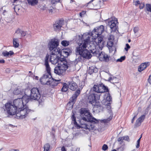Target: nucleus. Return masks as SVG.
Listing matches in <instances>:
<instances>
[{
  "label": "nucleus",
  "mask_w": 151,
  "mask_h": 151,
  "mask_svg": "<svg viewBox=\"0 0 151 151\" xmlns=\"http://www.w3.org/2000/svg\"><path fill=\"white\" fill-rule=\"evenodd\" d=\"M86 36V39H85L82 43H79L78 46L76 47V52L77 54L82 55L83 58L89 59L91 56V53L93 55L98 54V50L96 49L98 47L101 50L103 47V42L102 38L99 37L98 39V43L96 42L91 41V36L87 33L83 35V38Z\"/></svg>",
  "instance_id": "f257e3e1"
},
{
  "label": "nucleus",
  "mask_w": 151,
  "mask_h": 151,
  "mask_svg": "<svg viewBox=\"0 0 151 151\" xmlns=\"http://www.w3.org/2000/svg\"><path fill=\"white\" fill-rule=\"evenodd\" d=\"M80 114L81 119L79 122L80 125L77 124L74 113L73 112L71 119L72 123L78 128H83L89 131L95 130V124L99 122V120L93 118L89 111L85 108H81L80 110Z\"/></svg>",
  "instance_id": "f03ea898"
},
{
  "label": "nucleus",
  "mask_w": 151,
  "mask_h": 151,
  "mask_svg": "<svg viewBox=\"0 0 151 151\" xmlns=\"http://www.w3.org/2000/svg\"><path fill=\"white\" fill-rule=\"evenodd\" d=\"M59 55L51 54L50 60L53 64L58 63V66L55 67L54 72L58 75H60L65 73L69 65L65 58L59 59Z\"/></svg>",
  "instance_id": "7ed1b4c3"
},
{
  "label": "nucleus",
  "mask_w": 151,
  "mask_h": 151,
  "mask_svg": "<svg viewBox=\"0 0 151 151\" xmlns=\"http://www.w3.org/2000/svg\"><path fill=\"white\" fill-rule=\"evenodd\" d=\"M104 31V27L103 25H101L99 27L94 29L92 32L91 35V41L93 42H96V43H98V39L99 37H102V41H103V37H99V35H101ZM104 44H103V45Z\"/></svg>",
  "instance_id": "20e7f679"
},
{
  "label": "nucleus",
  "mask_w": 151,
  "mask_h": 151,
  "mask_svg": "<svg viewBox=\"0 0 151 151\" xmlns=\"http://www.w3.org/2000/svg\"><path fill=\"white\" fill-rule=\"evenodd\" d=\"M47 74L43 75L40 79V81L42 84L50 85L51 86H56L58 83V82L60 80H57L50 77Z\"/></svg>",
  "instance_id": "39448f33"
},
{
  "label": "nucleus",
  "mask_w": 151,
  "mask_h": 151,
  "mask_svg": "<svg viewBox=\"0 0 151 151\" xmlns=\"http://www.w3.org/2000/svg\"><path fill=\"white\" fill-rule=\"evenodd\" d=\"M30 93L31 99L32 100H37L38 101L39 104H42L44 99L41 97V94L38 88H32L30 91Z\"/></svg>",
  "instance_id": "423d86ee"
},
{
  "label": "nucleus",
  "mask_w": 151,
  "mask_h": 151,
  "mask_svg": "<svg viewBox=\"0 0 151 151\" xmlns=\"http://www.w3.org/2000/svg\"><path fill=\"white\" fill-rule=\"evenodd\" d=\"M17 111L16 116L18 118L21 119L24 118L27 116L31 111L27 105H25L24 108H22Z\"/></svg>",
  "instance_id": "0eeeda50"
},
{
  "label": "nucleus",
  "mask_w": 151,
  "mask_h": 151,
  "mask_svg": "<svg viewBox=\"0 0 151 151\" xmlns=\"http://www.w3.org/2000/svg\"><path fill=\"white\" fill-rule=\"evenodd\" d=\"M5 110L7 113L10 115H14L17 114V109L13 104L7 103L5 104Z\"/></svg>",
  "instance_id": "6e6552de"
},
{
  "label": "nucleus",
  "mask_w": 151,
  "mask_h": 151,
  "mask_svg": "<svg viewBox=\"0 0 151 151\" xmlns=\"http://www.w3.org/2000/svg\"><path fill=\"white\" fill-rule=\"evenodd\" d=\"M93 90L96 94H100L105 92L108 91V89L107 87L102 84L98 85H94L92 88Z\"/></svg>",
  "instance_id": "1a4fd4ad"
},
{
  "label": "nucleus",
  "mask_w": 151,
  "mask_h": 151,
  "mask_svg": "<svg viewBox=\"0 0 151 151\" xmlns=\"http://www.w3.org/2000/svg\"><path fill=\"white\" fill-rule=\"evenodd\" d=\"M80 93V91L79 90H77L75 92V93L73 95L72 97L71 98L70 101L71 102H68L66 105V109L68 110H71L73 107V104L74 102L78 95Z\"/></svg>",
  "instance_id": "9d476101"
},
{
  "label": "nucleus",
  "mask_w": 151,
  "mask_h": 151,
  "mask_svg": "<svg viewBox=\"0 0 151 151\" xmlns=\"http://www.w3.org/2000/svg\"><path fill=\"white\" fill-rule=\"evenodd\" d=\"M13 104L15 107L17 108V110H19L20 109H22V108H24V106L26 105L24 103L22 99L20 98L14 100Z\"/></svg>",
  "instance_id": "9b49d317"
},
{
  "label": "nucleus",
  "mask_w": 151,
  "mask_h": 151,
  "mask_svg": "<svg viewBox=\"0 0 151 151\" xmlns=\"http://www.w3.org/2000/svg\"><path fill=\"white\" fill-rule=\"evenodd\" d=\"M100 94L93 93L89 95L88 97V100L89 103L92 104L100 99Z\"/></svg>",
  "instance_id": "f8f14e48"
},
{
  "label": "nucleus",
  "mask_w": 151,
  "mask_h": 151,
  "mask_svg": "<svg viewBox=\"0 0 151 151\" xmlns=\"http://www.w3.org/2000/svg\"><path fill=\"white\" fill-rule=\"evenodd\" d=\"M58 45V40L57 39H53L49 41L48 47L50 51H52L55 48L57 47Z\"/></svg>",
  "instance_id": "ddd939ff"
},
{
  "label": "nucleus",
  "mask_w": 151,
  "mask_h": 151,
  "mask_svg": "<svg viewBox=\"0 0 151 151\" xmlns=\"http://www.w3.org/2000/svg\"><path fill=\"white\" fill-rule=\"evenodd\" d=\"M98 54H95L94 55H98L99 60L102 61L108 62L110 60V57L104 52H101V53L98 51Z\"/></svg>",
  "instance_id": "4468645a"
},
{
  "label": "nucleus",
  "mask_w": 151,
  "mask_h": 151,
  "mask_svg": "<svg viewBox=\"0 0 151 151\" xmlns=\"http://www.w3.org/2000/svg\"><path fill=\"white\" fill-rule=\"evenodd\" d=\"M108 21L109 25L111 30V31H116L117 29L116 24L118 23L117 19L115 18L114 20L111 19V20H110L109 21L108 20Z\"/></svg>",
  "instance_id": "2eb2a0df"
},
{
  "label": "nucleus",
  "mask_w": 151,
  "mask_h": 151,
  "mask_svg": "<svg viewBox=\"0 0 151 151\" xmlns=\"http://www.w3.org/2000/svg\"><path fill=\"white\" fill-rule=\"evenodd\" d=\"M49 55L47 54L45 58V65L46 67V70L48 75L50 76V77H52L51 73L50 72L51 68L50 67L49 65L48 64L49 59Z\"/></svg>",
  "instance_id": "dca6fc26"
},
{
  "label": "nucleus",
  "mask_w": 151,
  "mask_h": 151,
  "mask_svg": "<svg viewBox=\"0 0 151 151\" xmlns=\"http://www.w3.org/2000/svg\"><path fill=\"white\" fill-rule=\"evenodd\" d=\"M64 23L63 20H59L56 22L53 25L54 30L56 31H59Z\"/></svg>",
  "instance_id": "f3484780"
},
{
  "label": "nucleus",
  "mask_w": 151,
  "mask_h": 151,
  "mask_svg": "<svg viewBox=\"0 0 151 151\" xmlns=\"http://www.w3.org/2000/svg\"><path fill=\"white\" fill-rule=\"evenodd\" d=\"M68 85V88L71 90L74 91L78 88L76 83L73 81L67 83Z\"/></svg>",
  "instance_id": "a211bd4d"
},
{
  "label": "nucleus",
  "mask_w": 151,
  "mask_h": 151,
  "mask_svg": "<svg viewBox=\"0 0 151 151\" xmlns=\"http://www.w3.org/2000/svg\"><path fill=\"white\" fill-rule=\"evenodd\" d=\"M150 65V64L149 62H146L142 63L138 67V71L139 72H141L149 66Z\"/></svg>",
  "instance_id": "6ab92c4d"
},
{
  "label": "nucleus",
  "mask_w": 151,
  "mask_h": 151,
  "mask_svg": "<svg viewBox=\"0 0 151 151\" xmlns=\"http://www.w3.org/2000/svg\"><path fill=\"white\" fill-rule=\"evenodd\" d=\"M145 117V115H142L138 118L134 124L135 126L137 127L140 126L141 124V123L144 119Z\"/></svg>",
  "instance_id": "aec40b11"
},
{
  "label": "nucleus",
  "mask_w": 151,
  "mask_h": 151,
  "mask_svg": "<svg viewBox=\"0 0 151 151\" xmlns=\"http://www.w3.org/2000/svg\"><path fill=\"white\" fill-rule=\"evenodd\" d=\"M22 99L23 102L24 103V104H25L27 103H28L30 101H32V99H31V97L30 96H28L27 95H25L23 96Z\"/></svg>",
  "instance_id": "412c9836"
},
{
  "label": "nucleus",
  "mask_w": 151,
  "mask_h": 151,
  "mask_svg": "<svg viewBox=\"0 0 151 151\" xmlns=\"http://www.w3.org/2000/svg\"><path fill=\"white\" fill-rule=\"evenodd\" d=\"M60 49L59 47L58 48L57 47L55 48L53 50L51 54L59 55V56H60Z\"/></svg>",
  "instance_id": "4be33fe9"
},
{
  "label": "nucleus",
  "mask_w": 151,
  "mask_h": 151,
  "mask_svg": "<svg viewBox=\"0 0 151 151\" xmlns=\"http://www.w3.org/2000/svg\"><path fill=\"white\" fill-rule=\"evenodd\" d=\"M28 4L32 6L37 5L38 2V0H27Z\"/></svg>",
  "instance_id": "5701e85b"
},
{
  "label": "nucleus",
  "mask_w": 151,
  "mask_h": 151,
  "mask_svg": "<svg viewBox=\"0 0 151 151\" xmlns=\"http://www.w3.org/2000/svg\"><path fill=\"white\" fill-rule=\"evenodd\" d=\"M98 71V69L93 66H91L89 68L88 70V72L90 75L92 74L93 73H96Z\"/></svg>",
  "instance_id": "b1692460"
},
{
  "label": "nucleus",
  "mask_w": 151,
  "mask_h": 151,
  "mask_svg": "<svg viewBox=\"0 0 151 151\" xmlns=\"http://www.w3.org/2000/svg\"><path fill=\"white\" fill-rule=\"evenodd\" d=\"M24 92L23 90L20 88H16L13 91L15 95L22 94Z\"/></svg>",
  "instance_id": "393cba45"
},
{
  "label": "nucleus",
  "mask_w": 151,
  "mask_h": 151,
  "mask_svg": "<svg viewBox=\"0 0 151 151\" xmlns=\"http://www.w3.org/2000/svg\"><path fill=\"white\" fill-rule=\"evenodd\" d=\"M76 56L75 59L76 61L77 62H80L83 61V58L82 57V55L79 54H77L76 52Z\"/></svg>",
  "instance_id": "a878e982"
},
{
  "label": "nucleus",
  "mask_w": 151,
  "mask_h": 151,
  "mask_svg": "<svg viewBox=\"0 0 151 151\" xmlns=\"http://www.w3.org/2000/svg\"><path fill=\"white\" fill-rule=\"evenodd\" d=\"M2 54L4 56L7 57L9 55H12L14 54V52L12 51H10L9 52L5 51L3 52Z\"/></svg>",
  "instance_id": "bb28decb"
},
{
  "label": "nucleus",
  "mask_w": 151,
  "mask_h": 151,
  "mask_svg": "<svg viewBox=\"0 0 151 151\" xmlns=\"http://www.w3.org/2000/svg\"><path fill=\"white\" fill-rule=\"evenodd\" d=\"M13 42L14 46L15 47H17L19 45V40L18 38L13 39Z\"/></svg>",
  "instance_id": "cd10ccee"
},
{
  "label": "nucleus",
  "mask_w": 151,
  "mask_h": 151,
  "mask_svg": "<svg viewBox=\"0 0 151 151\" xmlns=\"http://www.w3.org/2000/svg\"><path fill=\"white\" fill-rule=\"evenodd\" d=\"M69 54L70 53H68V52H67L63 50L60 52V56H61L62 55L65 58L67 57L69 55Z\"/></svg>",
  "instance_id": "c85d7f7f"
},
{
  "label": "nucleus",
  "mask_w": 151,
  "mask_h": 151,
  "mask_svg": "<svg viewBox=\"0 0 151 151\" xmlns=\"http://www.w3.org/2000/svg\"><path fill=\"white\" fill-rule=\"evenodd\" d=\"M68 84L64 83L63 86L61 90L62 91L66 92L68 90Z\"/></svg>",
  "instance_id": "c756f323"
},
{
  "label": "nucleus",
  "mask_w": 151,
  "mask_h": 151,
  "mask_svg": "<svg viewBox=\"0 0 151 151\" xmlns=\"http://www.w3.org/2000/svg\"><path fill=\"white\" fill-rule=\"evenodd\" d=\"M50 146L49 144H45L44 147V150L43 151H48L50 148Z\"/></svg>",
  "instance_id": "7c9ffc66"
},
{
  "label": "nucleus",
  "mask_w": 151,
  "mask_h": 151,
  "mask_svg": "<svg viewBox=\"0 0 151 151\" xmlns=\"http://www.w3.org/2000/svg\"><path fill=\"white\" fill-rule=\"evenodd\" d=\"M109 80L110 81H112V83H118L119 82V80L118 79L116 78H114L113 79L111 77H110L109 78Z\"/></svg>",
  "instance_id": "2f4dec72"
},
{
  "label": "nucleus",
  "mask_w": 151,
  "mask_h": 151,
  "mask_svg": "<svg viewBox=\"0 0 151 151\" xmlns=\"http://www.w3.org/2000/svg\"><path fill=\"white\" fill-rule=\"evenodd\" d=\"M106 100V101L109 102V103H110V102H112V98L109 94L107 95Z\"/></svg>",
  "instance_id": "473e14b6"
},
{
  "label": "nucleus",
  "mask_w": 151,
  "mask_h": 151,
  "mask_svg": "<svg viewBox=\"0 0 151 151\" xmlns=\"http://www.w3.org/2000/svg\"><path fill=\"white\" fill-rule=\"evenodd\" d=\"M15 34L17 37H21V30L19 29H17L16 32Z\"/></svg>",
  "instance_id": "72a5a7b5"
},
{
  "label": "nucleus",
  "mask_w": 151,
  "mask_h": 151,
  "mask_svg": "<svg viewBox=\"0 0 151 151\" xmlns=\"http://www.w3.org/2000/svg\"><path fill=\"white\" fill-rule=\"evenodd\" d=\"M69 42L66 40H63L61 42V44L62 45L66 46L69 45Z\"/></svg>",
  "instance_id": "f704fd0d"
},
{
  "label": "nucleus",
  "mask_w": 151,
  "mask_h": 151,
  "mask_svg": "<svg viewBox=\"0 0 151 151\" xmlns=\"http://www.w3.org/2000/svg\"><path fill=\"white\" fill-rule=\"evenodd\" d=\"M146 9L147 11L151 12V5L149 4H146Z\"/></svg>",
  "instance_id": "c9c22d12"
},
{
  "label": "nucleus",
  "mask_w": 151,
  "mask_h": 151,
  "mask_svg": "<svg viewBox=\"0 0 151 151\" xmlns=\"http://www.w3.org/2000/svg\"><path fill=\"white\" fill-rule=\"evenodd\" d=\"M21 8V7L19 5H16L14 8V9L15 12L17 13L18 11H19V9Z\"/></svg>",
  "instance_id": "e433bc0d"
},
{
  "label": "nucleus",
  "mask_w": 151,
  "mask_h": 151,
  "mask_svg": "<svg viewBox=\"0 0 151 151\" xmlns=\"http://www.w3.org/2000/svg\"><path fill=\"white\" fill-rule=\"evenodd\" d=\"M113 45V42L112 41H111L109 38V40L107 42V45L109 47H111Z\"/></svg>",
  "instance_id": "4c0bfd02"
},
{
  "label": "nucleus",
  "mask_w": 151,
  "mask_h": 151,
  "mask_svg": "<svg viewBox=\"0 0 151 151\" xmlns=\"http://www.w3.org/2000/svg\"><path fill=\"white\" fill-rule=\"evenodd\" d=\"M125 59V56H122L120 58L117 59L116 61L117 62H122Z\"/></svg>",
  "instance_id": "58836bf2"
},
{
  "label": "nucleus",
  "mask_w": 151,
  "mask_h": 151,
  "mask_svg": "<svg viewBox=\"0 0 151 151\" xmlns=\"http://www.w3.org/2000/svg\"><path fill=\"white\" fill-rule=\"evenodd\" d=\"M133 60L135 63H138L139 61V57H136L134 58Z\"/></svg>",
  "instance_id": "ea45409f"
},
{
  "label": "nucleus",
  "mask_w": 151,
  "mask_h": 151,
  "mask_svg": "<svg viewBox=\"0 0 151 151\" xmlns=\"http://www.w3.org/2000/svg\"><path fill=\"white\" fill-rule=\"evenodd\" d=\"M142 137V136H141V137L138 139V140H137V145L136 146V147L137 148H138L139 147V143H140V140Z\"/></svg>",
  "instance_id": "a19ab883"
},
{
  "label": "nucleus",
  "mask_w": 151,
  "mask_h": 151,
  "mask_svg": "<svg viewBox=\"0 0 151 151\" xmlns=\"http://www.w3.org/2000/svg\"><path fill=\"white\" fill-rule=\"evenodd\" d=\"M108 148V147L106 145L104 144L102 147V149L104 151L106 150Z\"/></svg>",
  "instance_id": "79ce46f5"
},
{
  "label": "nucleus",
  "mask_w": 151,
  "mask_h": 151,
  "mask_svg": "<svg viewBox=\"0 0 151 151\" xmlns=\"http://www.w3.org/2000/svg\"><path fill=\"white\" fill-rule=\"evenodd\" d=\"M133 30L134 33L135 34L136 33H137L139 30V28L138 27H135L134 28Z\"/></svg>",
  "instance_id": "37998d69"
},
{
  "label": "nucleus",
  "mask_w": 151,
  "mask_h": 151,
  "mask_svg": "<svg viewBox=\"0 0 151 151\" xmlns=\"http://www.w3.org/2000/svg\"><path fill=\"white\" fill-rule=\"evenodd\" d=\"M139 5V7L140 9H143L145 6V4L143 3H140Z\"/></svg>",
  "instance_id": "c03bdc74"
},
{
  "label": "nucleus",
  "mask_w": 151,
  "mask_h": 151,
  "mask_svg": "<svg viewBox=\"0 0 151 151\" xmlns=\"http://www.w3.org/2000/svg\"><path fill=\"white\" fill-rule=\"evenodd\" d=\"M123 140H126L128 141H129L130 140L129 137L127 136L123 137Z\"/></svg>",
  "instance_id": "a18cd8bd"
},
{
  "label": "nucleus",
  "mask_w": 151,
  "mask_h": 151,
  "mask_svg": "<svg viewBox=\"0 0 151 151\" xmlns=\"http://www.w3.org/2000/svg\"><path fill=\"white\" fill-rule=\"evenodd\" d=\"M111 103H107V104H106L107 105L106 108L109 110H110L111 109V106H110Z\"/></svg>",
  "instance_id": "49530a36"
},
{
  "label": "nucleus",
  "mask_w": 151,
  "mask_h": 151,
  "mask_svg": "<svg viewBox=\"0 0 151 151\" xmlns=\"http://www.w3.org/2000/svg\"><path fill=\"white\" fill-rule=\"evenodd\" d=\"M84 83L83 81L81 82L79 84V86L81 88H83V86L84 85Z\"/></svg>",
  "instance_id": "de8ad7c7"
},
{
  "label": "nucleus",
  "mask_w": 151,
  "mask_h": 151,
  "mask_svg": "<svg viewBox=\"0 0 151 151\" xmlns=\"http://www.w3.org/2000/svg\"><path fill=\"white\" fill-rule=\"evenodd\" d=\"M26 35L25 32L21 30V37H24Z\"/></svg>",
  "instance_id": "09e8293b"
},
{
  "label": "nucleus",
  "mask_w": 151,
  "mask_h": 151,
  "mask_svg": "<svg viewBox=\"0 0 151 151\" xmlns=\"http://www.w3.org/2000/svg\"><path fill=\"white\" fill-rule=\"evenodd\" d=\"M126 47H125L124 49L126 51H127L130 48V46L128 44H126Z\"/></svg>",
  "instance_id": "8fccbe9b"
},
{
  "label": "nucleus",
  "mask_w": 151,
  "mask_h": 151,
  "mask_svg": "<svg viewBox=\"0 0 151 151\" xmlns=\"http://www.w3.org/2000/svg\"><path fill=\"white\" fill-rule=\"evenodd\" d=\"M134 4H135V5L136 6H138V5H139L140 2V1L139 0H137V1H135L134 2Z\"/></svg>",
  "instance_id": "3c124183"
},
{
  "label": "nucleus",
  "mask_w": 151,
  "mask_h": 151,
  "mask_svg": "<svg viewBox=\"0 0 151 151\" xmlns=\"http://www.w3.org/2000/svg\"><path fill=\"white\" fill-rule=\"evenodd\" d=\"M125 146L124 145H122L120 147L119 149L121 151H123L125 149Z\"/></svg>",
  "instance_id": "603ef678"
},
{
  "label": "nucleus",
  "mask_w": 151,
  "mask_h": 151,
  "mask_svg": "<svg viewBox=\"0 0 151 151\" xmlns=\"http://www.w3.org/2000/svg\"><path fill=\"white\" fill-rule=\"evenodd\" d=\"M60 0H51L52 3L53 4H55L56 2H58L60 1Z\"/></svg>",
  "instance_id": "864d4df0"
},
{
  "label": "nucleus",
  "mask_w": 151,
  "mask_h": 151,
  "mask_svg": "<svg viewBox=\"0 0 151 151\" xmlns=\"http://www.w3.org/2000/svg\"><path fill=\"white\" fill-rule=\"evenodd\" d=\"M123 140V137H119L117 139V141L118 142L122 141Z\"/></svg>",
  "instance_id": "5fc2aeb1"
},
{
  "label": "nucleus",
  "mask_w": 151,
  "mask_h": 151,
  "mask_svg": "<svg viewBox=\"0 0 151 151\" xmlns=\"http://www.w3.org/2000/svg\"><path fill=\"white\" fill-rule=\"evenodd\" d=\"M63 50L69 53H70V50L69 49H65Z\"/></svg>",
  "instance_id": "6e6d98bb"
},
{
  "label": "nucleus",
  "mask_w": 151,
  "mask_h": 151,
  "mask_svg": "<svg viewBox=\"0 0 151 151\" xmlns=\"http://www.w3.org/2000/svg\"><path fill=\"white\" fill-rule=\"evenodd\" d=\"M148 81L149 83L151 84V75L149 76V78L148 79Z\"/></svg>",
  "instance_id": "4d7b16f0"
},
{
  "label": "nucleus",
  "mask_w": 151,
  "mask_h": 151,
  "mask_svg": "<svg viewBox=\"0 0 151 151\" xmlns=\"http://www.w3.org/2000/svg\"><path fill=\"white\" fill-rule=\"evenodd\" d=\"M137 114H136L134 116V117H133V119H132V123H133V122H134V118L136 117L137 115Z\"/></svg>",
  "instance_id": "13d9d810"
},
{
  "label": "nucleus",
  "mask_w": 151,
  "mask_h": 151,
  "mask_svg": "<svg viewBox=\"0 0 151 151\" xmlns=\"http://www.w3.org/2000/svg\"><path fill=\"white\" fill-rule=\"evenodd\" d=\"M101 106H98L97 105H95L94 106V108H99V109H100L101 108Z\"/></svg>",
  "instance_id": "bf43d9fd"
},
{
  "label": "nucleus",
  "mask_w": 151,
  "mask_h": 151,
  "mask_svg": "<svg viewBox=\"0 0 151 151\" xmlns=\"http://www.w3.org/2000/svg\"><path fill=\"white\" fill-rule=\"evenodd\" d=\"M85 12L84 11L80 13V15L81 17H82L83 15L85 14Z\"/></svg>",
  "instance_id": "052dcab7"
},
{
  "label": "nucleus",
  "mask_w": 151,
  "mask_h": 151,
  "mask_svg": "<svg viewBox=\"0 0 151 151\" xmlns=\"http://www.w3.org/2000/svg\"><path fill=\"white\" fill-rule=\"evenodd\" d=\"M61 151H66L65 148L64 146H63L61 149Z\"/></svg>",
  "instance_id": "680f3d73"
},
{
  "label": "nucleus",
  "mask_w": 151,
  "mask_h": 151,
  "mask_svg": "<svg viewBox=\"0 0 151 151\" xmlns=\"http://www.w3.org/2000/svg\"><path fill=\"white\" fill-rule=\"evenodd\" d=\"M5 63V61L4 59L0 60V63Z\"/></svg>",
  "instance_id": "e2e57ef3"
},
{
  "label": "nucleus",
  "mask_w": 151,
  "mask_h": 151,
  "mask_svg": "<svg viewBox=\"0 0 151 151\" xmlns=\"http://www.w3.org/2000/svg\"><path fill=\"white\" fill-rule=\"evenodd\" d=\"M111 119H107L106 120H104V121H105V122H107L108 121H109Z\"/></svg>",
  "instance_id": "0e129e2a"
},
{
  "label": "nucleus",
  "mask_w": 151,
  "mask_h": 151,
  "mask_svg": "<svg viewBox=\"0 0 151 151\" xmlns=\"http://www.w3.org/2000/svg\"><path fill=\"white\" fill-rule=\"evenodd\" d=\"M10 151H19L17 149H12Z\"/></svg>",
  "instance_id": "69168bd1"
},
{
  "label": "nucleus",
  "mask_w": 151,
  "mask_h": 151,
  "mask_svg": "<svg viewBox=\"0 0 151 151\" xmlns=\"http://www.w3.org/2000/svg\"><path fill=\"white\" fill-rule=\"evenodd\" d=\"M79 133H76V134H75V136H77L78 135H79Z\"/></svg>",
  "instance_id": "338daca9"
},
{
  "label": "nucleus",
  "mask_w": 151,
  "mask_h": 151,
  "mask_svg": "<svg viewBox=\"0 0 151 151\" xmlns=\"http://www.w3.org/2000/svg\"><path fill=\"white\" fill-rule=\"evenodd\" d=\"M76 79H77V78H73V80H74V81H75V80H76Z\"/></svg>",
  "instance_id": "774afa93"
}]
</instances>
